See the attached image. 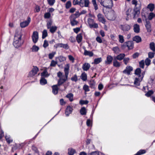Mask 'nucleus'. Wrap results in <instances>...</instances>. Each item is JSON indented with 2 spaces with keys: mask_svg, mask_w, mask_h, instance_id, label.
I'll return each mask as SVG.
<instances>
[{
  "mask_svg": "<svg viewBox=\"0 0 155 155\" xmlns=\"http://www.w3.org/2000/svg\"><path fill=\"white\" fill-rule=\"evenodd\" d=\"M31 21V18L29 17L28 18L27 20L21 22L20 24L21 27L22 28H25L27 26Z\"/></svg>",
  "mask_w": 155,
  "mask_h": 155,
  "instance_id": "1a4fd4ad",
  "label": "nucleus"
},
{
  "mask_svg": "<svg viewBox=\"0 0 155 155\" xmlns=\"http://www.w3.org/2000/svg\"><path fill=\"white\" fill-rule=\"evenodd\" d=\"M78 23V22L75 20L74 19L72 20H71V24L72 26H74L75 25H77Z\"/></svg>",
  "mask_w": 155,
  "mask_h": 155,
  "instance_id": "3c124183",
  "label": "nucleus"
},
{
  "mask_svg": "<svg viewBox=\"0 0 155 155\" xmlns=\"http://www.w3.org/2000/svg\"><path fill=\"white\" fill-rule=\"evenodd\" d=\"M147 8L149 9L151 12H152L153 11L154 8V4L152 3L149 4L147 5Z\"/></svg>",
  "mask_w": 155,
  "mask_h": 155,
  "instance_id": "2f4dec72",
  "label": "nucleus"
},
{
  "mask_svg": "<svg viewBox=\"0 0 155 155\" xmlns=\"http://www.w3.org/2000/svg\"><path fill=\"white\" fill-rule=\"evenodd\" d=\"M75 153V150L72 148H69L68 149V154L69 155H73Z\"/></svg>",
  "mask_w": 155,
  "mask_h": 155,
  "instance_id": "c756f323",
  "label": "nucleus"
},
{
  "mask_svg": "<svg viewBox=\"0 0 155 155\" xmlns=\"http://www.w3.org/2000/svg\"><path fill=\"white\" fill-rule=\"evenodd\" d=\"M88 103V101L87 100H81L80 101L79 103L81 105H83L84 104H87Z\"/></svg>",
  "mask_w": 155,
  "mask_h": 155,
  "instance_id": "6e6d98bb",
  "label": "nucleus"
},
{
  "mask_svg": "<svg viewBox=\"0 0 155 155\" xmlns=\"http://www.w3.org/2000/svg\"><path fill=\"white\" fill-rule=\"evenodd\" d=\"M69 64H67L66 67L64 68V70L65 74V77L64 78H59V79L58 81V83L57 84V85L58 86L61 85L67 80L69 74Z\"/></svg>",
  "mask_w": 155,
  "mask_h": 155,
  "instance_id": "f03ea898",
  "label": "nucleus"
},
{
  "mask_svg": "<svg viewBox=\"0 0 155 155\" xmlns=\"http://www.w3.org/2000/svg\"><path fill=\"white\" fill-rule=\"evenodd\" d=\"M71 80L72 81L76 82L78 80L77 76L76 74L74 75L71 78Z\"/></svg>",
  "mask_w": 155,
  "mask_h": 155,
  "instance_id": "e2e57ef3",
  "label": "nucleus"
},
{
  "mask_svg": "<svg viewBox=\"0 0 155 155\" xmlns=\"http://www.w3.org/2000/svg\"><path fill=\"white\" fill-rule=\"evenodd\" d=\"M94 22V20L91 18H89L88 19V23L90 27H93L94 28H97L98 27V25L97 23H94L93 24H91V23Z\"/></svg>",
  "mask_w": 155,
  "mask_h": 155,
  "instance_id": "ddd939ff",
  "label": "nucleus"
},
{
  "mask_svg": "<svg viewBox=\"0 0 155 155\" xmlns=\"http://www.w3.org/2000/svg\"><path fill=\"white\" fill-rule=\"evenodd\" d=\"M71 5V2L70 1H68L65 4V8L66 9H68Z\"/></svg>",
  "mask_w": 155,
  "mask_h": 155,
  "instance_id": "c03bdc74",
  "label": "nucleus"
},
{
  "mask_svg": "<svg viewBox=\"0 0 155 155\" xmlns=\"http://www.w3.org/2000/svg\"><path fill=\"white\" fill-rule=\"evenodd\" d=\"M141 73V70L139 68H138L136 69L135 71V74L137 75L139 78L141 77L140 73Z\"/></svg>",
  "mask_w": 155,
  "mask_h": 155,
  "instance_id": "cd10ccee",
  "label": "nucleus"
},
{
  "mask_svg": "<svg viewBox=\"0 0 155 155\" xmlns=\"http://www.w3.org/2000/svg\"><path fill=\"white\" fill-rule=\"evenodd\" d=\"M98 20L100 22H101L103 24H105L106 22V20L105 19L103 15L101 13H99L97 15Z\"/></svg>",
  "mask_w": 155,
  "mask_h": 155,
  "instance_id": "9d476101",
  "label": "nucleus"
},
{
  "mask_svg": "<svg viewBox=\"0 0 155 155\" xmlns=\"http://www.w3.org/2000/svg\"><path fill=\"white\" fill-rule=\"evenodd\" d=\"M150 48L153 51L155 54V44L154 42H151L150 44Z\"/></svg>",
  "mask_w": 155,
  "mask_h": 155,
  "instance_id": "72a5a7b5",
  "label": "nucleus"
},
{
  "mask_svg": "<svg viewBox=\"0 0 155 155\" xmlns=\"http://www.w3.org/2000/svg\"><path fill=\"white\" fill-rule=\"evenodd\" d=\"M125 56V54L124 53H120L117 56H114V58H115L117 60L120 61L123 59Z\"/></svg>",
  "mask_w": 155,
  "mask_h": 155,
  "instance_id": "9b49d317",
  "label": "nucleus"
},
{
  "mask_svg": "<svg viewBox=\"0 0 155 155\" xmlns=\"http://www.w3.org/2000/svg\"><path fill=\"white\" fill-rule=\"evenodd\" d=\"M118 37L119 39V41L121 43H123L124 41L123 36L119 35L118 36Z\"/></svg>",
  "mask_w": 155,
  "mask_h": 155,
  "instance_id": "a18cd8bd",
  "label": "nucleus"
},
{
  "mask_svg": "<svg viewBox=\"0 0 155 155\" xmlns=\"http://www.w3.org/2000/svg\"><path fill=\"white\" fill-rule=\"evenodd\" d=\"M48 35L47 31L46 30H44L42 32V38H45Z\"/></svg>",
  "mask_w": 155,
  "mask_h": 155,
  "instance_id": "79ce46f5",
  "label": "nucleus"
},
{
  "mask_svg": "<svg viewBox=\"0 0 155 155\" xmlns=\"http://www.w3.org/2000/svg\"><path fill=\"white\" fill-rule=\"evenodd\" d=\"M73 108L70 106H68L66 108L65 111V114L66 116H68L69 114L71 113L72 111Z\"/></svg>",
  "mask_w": 155,
  "mask_h": 155,
  "instance_id": "dca6fc26",
  "label": "nucleus"
},
{
  "mask_svg": "<svg viewBox=\"0 0 155 155\" xmlns=\"http://www.w3.org/2000/svg\"><path fill=\"white\" fill-rule=\"evenodd\" d=\"M32 38L33 41L34 43L37 42L38 39V34L37 31H35L33 32Z\"/></svg>",
  "mask_w": 155,
  "mask_h": 155,
  "instance_id": "0eeeda50",
  "label": "nucleus"
},
{
  "mask_svg": "<svg viewBox=\"0 0 155 155\" xmlns=\"http://www.w3.org/2000/svg\"><path fill=\"white\" fill-rule=\"evenodd\" d=\"M122 46H127L129 49H131L134 47V43L132 41H128L124 43Z\"/></svg>",
  "mask_w": 155,
  "mask_h": 155,
  "instance_id": "6e6552de",
  "label": "nucleus"
},
{
  "mask_svg": "<svg viewBox=\"0 0 155 155\" xmlns=\"http://www.w3.org/2000/svg\"><path fill=\"white\" fill-rule=\"evenodd\" d=\"M132 9L131 8H129L126 11V14L127 16L130 15V14L132 11Z\"/></svg>",
  "mask_w": 155,
  "mask_h": 155,
  "instance_id": "0e129e2a",
  "label": "nucleus"
},
{
  "mask_svg": "<svg viewBox=\"0 0 155 155\" xmlns=\"http://www.w3.org/2000/svg\"><path fill=\"white\" fill-rule=\"evenodd\" d=\"M80 113L82 115H85L86 114V109L84 107H82L80 110Z\"/></svg>",
  "mask_w": 155,
  "mask_h": 155,
  "instance_id": "bb28decb",
  "label": "nucleus"
},
{
  "mask_svg": "<svg viewBox=\"0 0 155 155\" xmlns=\"http://www.w3.org/2000/svg\"><path fill=\"white\" fill-rule=\"evenodd\" d=\"M40 83L41 84L44 85L47 84V81L46 79L44 78H41L40 80Z\"/></svg>",
  "mask_w": 155,
  "mask_h": 155,
  "instance_id": "a19ab883",
  "label": "nucleus"
},
{
  "mask_svg": "<svg viewBox=\"0 0 155 155\" xmlns=\"http://www.w3.org/2000/svg\"><path fill=\"white\" fill-rule=\"evenodd\" d=\"M141 4L139 5L138 7H134V12L132 13L134 15V18L138 16V15L140 13V9Z\"/></svg>",
  "mask_w": 155,
  "mask_h": 155,
  "instance_id": "39448f33",
  "label": "nucleus"
},
{
  "mask_svg": "<svg viewBox=\"0 0 155 155\" xmlns=\"http://www.w3.org/2000/svg\"><path fill=\"white\" fill-rule=\"evenodd\" d=\"M101 5L107 8H111L113 6L112 0H99Z\"/></svg>",
  "mask_w": 155,
  "mask_h": 155,
  "instance_id": "7ed1b4c3",
  "label": "nucleus"
},
{
  "mask_svg": "<svg viewBox=\"0 0 155 155\" xmlns=\"http://www.w3.org/2000/svg\"><path fill=\"white\" fill-rule=\"evenodd\" d=\"M85 55H88L90 57H92L93 55V53L91 51H87L85 50L84 54Z\"/></svg>",
  "mask_w": 155,
  "mask_h": 155,
  "instance_id": "a878e982",
  "label": "nucleus"
},
{
  "mask_svg": "<svg viewBox=\"0 0 155 155\" xmlns=\"http://www.w3.org/2000/svg\"><path fill=\"white\" fill-rule=\"evenodd\" d=\"M133 41H135L137 43H139L141 41V38L139 36H136L133 38Z\"/></svg>",
  "mask_w": 155,
  "mask_h": 155,
  "instance_id": "b1692460",
  "label": "nucleus"
},
{
  "mask_svg": "<svg viewBox=\"0 0 155 155\" xmlns=\"http://www.w3.org/2000/svg\"><path fill=\"white\" fill-rule=\"evenodd\" d=\"M22 36L21 31H16L14 36V41L13 43V45L16 48L20 47L22 44L21 40Z\"/></svg>",
  "mask_w": 155,
  "mask_h": 155,
  "instance_id": "f257e3e1",
  "label": "nucleus"
},
{
  "mask_svg": "<svg viewBox=\"0 0 155 155\" xmlns=\"http://www.w3.org/2000/svg\"><path fill=\"white\" fill-rule=\"evenodd\" d=\"M102 61L101 58H95L94 60V63L95 64H97L101 62Z\"/></svg>",
  "mask_w": 155,
  "mask_h": 155,
  "instance_id": "c9c22d12",
  "label": "nucleus"
},
{
  "mask_svg": "<svg viewBox=\"0 0 155 155\" xmlns=\"http://www.w3.org/2000/svg\"><path fill=\"white\" fill-rule=\"evenodd\" d=\"M58 86L57 84L54 85L52 86V92L54 94H56L58 93Z\"/></svg>",
  "mask_w": 155,
  "mask_h": 155,
  "instance_id": "412c9836",
  "label": "nucleus"
},
{
  "mask_svg": "<svg viewBox=\"0 0 155 155\" xmlns=\"http://www.w3.org/2000/svg\"><path fill=\"white\" fill-rule=\"evenodd\" d=\"M143 77L141 78H136L134 81V84L137 86H139L140 85V82L142 81Z\"/></svg>",
  "mask_w": 155,
  "mask_h": 155,
  "instance_id": "6ab92c4d",
  "label": "nucleus"
},
{
  "mask_svg": "<svg viewBox=\"0 0 155 155\" xmlns=\"http://www.w3.org/2000/svg\"><path fill=\"white\" fill-rule=\"evenodd\" d=\"M106 17L108 20L114 21L116 18V15L115 12L111 10L107 13Z\"/></svg>",
  "mask_w": 155,
  "mask_h": 155,
  "instance_id": "20e7f679",
  "label": "nucleus"
},
{
  "mask_svg": "<svg viewBox=\"0 0 155 155\" xmlns=\"http://www.w3.org/2000/svg\"><path fill=\"white\" fill-rule=\"evenodd\" d=\"M112 50L114 51V53L116 54H118L120 51V48L117 46L114 47L112 48Z\"/></svg>",
  "mask_w": 155,
  "mask_h": 155,
  "instance_id": "393cba45",
  "label": "nucleus"
},
{
  "mask_svg": "<svg viewBox=\"0 0 155 155\" xmlns=\"http://www.w3.org/2000/svg\"><path fill=\"white\" fill-rule=\"evenodd\" d=\"M48 3L51 6L53 5L55 2V0H47Z\"/></svg>",
  "mask_w": 155,
  "mask_h": 155,
  "instance_id": "bf43d9fd",
  "label": "nucleus"
},
{
  "mask_svg": "<svg viewBox=\"0 0 155 155\" xmlns=\"http://www.w3.org/2000/svg\"><path fill=\"white\" fill-rule=\"evenodd\" d=\"M113 65L114 67H119L120 66V63L115 58H114Z\"/></svg>",
  "mask_w": 155,
  "mask_h": 155,
  "instance_id": "5701e85b",
  "label": "nucleus"
},
{
  "mask_svg": "<svg viewBox=\"0 0 155 155\" xmlns=\"http://www.w3.org/2000/svg\"><path fill=\"white\" fill-rule=\"evenodd\" d=\"M123 60L124 64L126 65H127L130 59L129 58H124Z\"/></svg>",
  "mask_w": 155,
  "mask_h": 155,
  "instance_id": "4d7b16f0",
  "label": "nucleus"
},
{
  "mask_svg": "<svg viewBox=\"0 0 155 155\" xmlns=\"http://www.w3.org/2000/svg\"><path fill=\"white\" fill-rule=\"evenodd\" d=\"M82 39V37L81 34H79L76 37V40L78 43L81 42Z\"/></svg>",
  "mask_w": 155,
  "mask_h": 155,
  "instance_id": "c85d7f7f",
  "label": "nucleus"
},
{
  "mask_svg": "<svg viewBox=\"0 0 155 155\" xmlns=\"http://www.w3.org/2000/svg\"><path fill=\"white\" fill-rule=\"evenodd\" d=\"M155 17V14L153 12H151L149 14L148 18L149 20H151L153 18Z\"/></svg>",
  "mask_w": 155,
  "mask_h": 155,
  "instance_id": "ea45409f",
  "label": "nucleus"
},
{
  "mask_svg": "<svg viewBox=\"0 0 155 155\" xmlns=\"http://www.w3.org/2000/svg\"><path fill=\"white\" fill-rule=\"evenodd\" d=\"M82 0H73V4L74 5H78L80 6V4L82 3L81 1Z\"/></svg>",
  "mask_w": 155,
  "mask_h": 155,
  "instance_id": "473e14b6",
  "label": "nucleus"
},
{
  "mask_svg": "<svg viewBox=\"0 0 155 155\" xmlns=\"http://www.w3.org/2000/svg\"><path fill=\"white\" fill-rule=\"evenodd\" d=\"M58 58L60 62L64 61L66 60L65 58L62 56L59 57Z\"/></svg>",
  "mask_w": 155,
  "mask_h": 155,
  "instance_id": "13d9d810",
  "label": "nucleus"
},
{
  "mask_svg": "<svg viewBox=\"0 0 155 155\" xmlns=\"http://www.w3.org/2000/svg\"><path fill=\"white\" fill-rule=\"evenodd\" d=\"M113 60V57L110 55H108L107 57L106 60L105 61V63L107 64H111Z\"/></svg>",
  "mask_w": 155,
  "mask_h": 155,
  "instance_id": "4468645a",
  "label": "nucleus"
},
{
  "mask_svg": "<svg viewBox=\"0 0 155 155\" xmlns=\"http://www.w3.org/2000/svg\"><path fill=\"white\" fill-rule=\"evenodd\" d=\"M132 4L135 5L134 7H138L139 4H137V0H132ZM140 4H139L140 5Z\"/></svg>",
  "mask_w": 155,
  "mask_h": 155,
  "instance_id": "680f3d73",
  "label": "nucleus"
},
{
  "mask_svg": "<svg viewBox=\"0 0 155 155\" xmlns=\"http://www.w3.org/2000/svg\"><path fill=\"white\" fill-rule=\"evenodd\" d=\"M84 4L83 2H82L80 4V6L83 7L84 6L85 7H88L90 3V2L89 0H84Z\"/></svg>",
  "mask_w": 155,
  "mask_h": 155,
  "instance_id": "4be33fe9",
  "label": "nucleus"
},
{
  "mask_svg": "<svg viewBox=\"0 0 155 155\" xmlns=\"http://www.w3.org/2000/svg\"><path fill=\"white\" fill-rule=\"evenodd\" d=\"M5 138L8 144L10 143H11L13 141V140H12L11 139H10V137H9L8 136H5Z\"/></svg>",
  "mask_w": 155,
  "mask_h": 155,
  "instance_id": "603ef678",
  "label": "nucleus"
},
{
  "mask_svg": "<svg viewBox=\"0 0 155 155\" xmlns=\"http://www.w3.org/2000/svg\"><path fill=\"white\" fill-rule=\"evenodd\" d=\"M141 15L142 19L143 21H148L146 16L145 15V14L144 12H142Z\"/></svg>",
  "mask_w": 155,
  "mask_h": 155,
  "instance_id": "8fccbe9b",
  "label": "nucleus"
},
{
  "mask_svg": "<svg viewBox=\"0 0 155 155\" xmlns=\"http://www.w3.org/2000/svg\"><path fill=\"white\" fill-rule=\"evenodd\" d=\"M90 87L92 88H94L95 85V82L94 81H90L89 82Z\"/></svg>",
  "mask_w": 155,
  "mask_h": 155,
  "instance_id": "49530a36",
  "label": "nucleus"
},
{
  "mask_svg": "<svg viewBox=\"0 0 155 155\" xmlns=\"http://www.w3.org/2000/svg\"><path fill=\"white\" fill-rule=\"evenodd\" d=\"M52 20L51 19L47 21V27L48 29H49L52 26L51 25L52 24Z\"/></svg>",
  "mask_w": 155,
  "mask_h": 155,
  "instance_id": "4c0bfd02",
  "label": "nucleus"
},
{
  "mask_svg": "<svg viewBox=\"0 0 155 155\" xmlns=\"http://www.w3.org/2000/svg\"><path fill=\"white\" fill-rule=\"evenodd\" d=\"M83 89L85 92L90 91L89 86L86 84H85L84 85Z\"/></svg>",
  "mask_w": 155,
  "mask_h": 155,
  "instance_id": "09e8293b",
  "label": "nucleus"
},
{
  "mask_svg": "<svg viewBox=\"0 0 155 155\" xmlns=\"http://www.w3.org/2000/svg\"><path fill=\"white\" fill-rule=\"evenodd\" d=\"M57 27L56 26H52L50 29V32L52 33H54L57 30Z\"/></svg>",
  "mask_w": 155,
  "mask_h": 155,
  "instance_id": "f704fd0d",
  "label": "nucleus"
},
{
  "mask_svg": "<svg viewBox=\"0 0 155 155\" xmlns=\"http://www.w3.org/2000/svg\"><path fill=\"white\" fill-rule=\"evenodd\" d=\"M146 22L145 27L147 31L148 32H150L151 31V28L150 22L149 21H147Z\"/></svg>",
  "mask_w": 155,
  "mask_h": 155,
  "instance_id": "a211bd4d",
  "label": "nucleus"
},
{
  "mask_svg": "<svg viewBox=\"0 0 155 155\" xmlns=\"http://www.w3.org/2000/svg\"><path fill=\"white\" fill-rule=\"evenodd\" d=\"M153 93V92L152 90H150L147 92L146 94L145 95L148 97H150Z\"/></svg>",
  "mask_w": 155,
  "mask_h": 155,
  "instance_id": "864d4df0",
  "label": "nucleus"
},
{
  "mask_svg": "<svg viewBox=\"0 0 155 155\" xmlns=\"http://www.w3.org/2000/svg\"><path fill=\"white\" fill-rule=\"evenodd\" d=\"M150 60L148 58H147L145 60V63L146 65H149L150 64Z\"/></svg>",
  "mask_w": 155,
  "mask_h": 155,
  "instance_id": "774afa93",
  "label": "nucleus"
},
{
  "mask_svg": "<svg viewBox=\"0 0 155 155\" xmlns=\"http://www.w3.org/2000/svg\"><path fill=\"white\" fill-rule=\"evenodd\" d=\"M81 78L83 81H86L87 80L86 74L85 73H82L81 76Z\"/></svg>",
  "mask_w": 155,
  "mask_h": 155,
  "instance_id": "e433bc0d",
  "label": "nucleus"
},
{
  "mask_svg": "<svg viewBox=\"0 0 155 155\" xmlns=\"http://www.w3.org/2000/svg\"><path fill=\"white\" fill-rule=\"evenodd\" d=\"M121 30L124 32L128 31L130 28V26L127 24L121 25Z\"/></svg>",
  "mask_w": 155,
  "mask_h": 155,
  "instance_id": "f8f14e48",
  "label": "nucleus"
},
{
  "mask_svg": "<svg viewBox=\"0 0 155 155\" xmlns=\"http://www.w3.org/2000/svg\"><path fill=\"white\" fill-rule=\"evenodd\" d=\"M39 49V48L36 46L34 45L32 48V51H35L37 52V51Z\"/></svg>",
  "mask_w": 155,
  "mask_h": 155,
  "instance_id": "5fc2aeb1",
  "label": "nucleus"
},
{
  "mask_svg": "<svg viewBox=\"0 0 155 155\" xmlns=\"http://www.w3.org/2000/svg\"><path fill=\"white\" fill-rule=\"evenodd\" d=\"M56 48L60 47L63 48L65 49H68L69 47L67 44H63L62 43H58L56 45Z\"/></svg>",
  "mask_w": 155,
  "mask_h": 155,
  "instance_id": "2eb2a0df",
  "label": "nucleus"
},
{
  "mask_svg": "<svg viewBox=\"0 0 155 155\" xmlns=\"http://www.w3.org/2000/svg\"><path fill=\"white\" fill-rule=\"evenodd\" d=\"M66 97L69 99L70 101H72L73 100V95L72 93L68 94L66 96Z\"/></svg>",
  "mask_w": 155,
  "mask_h": 155,
  "instance_id": "7c9ffc66",
  "label": "nucleus"
},
{
  "mask_svg": "<svg viewBox=\"0 0 155 155\" xmlns=\"http://www.w3.org/2000/svg\"><path fill=\"white\" fill-rule=\"evenodd\" d=\"M140 67L142 68H143L144 65V62L143 60L139 62Z\"/></svg>",
  "mask_w": 155,
  "mask_h": 155,
  "instance_id": "69168bd1",
  "label": "nucleus"
},
{
  "mask_svg": "<svg viewBox=\"0 0 155 155\" xmlns=\"http://www.w3.org/2000/svg\"><path fill=\"white\" fill-rule=\"evenodd\" d=\"M51 14L49 12H47L44 14V17L45 18H49L51 17Z\"/></svg>",
  "mask_w": 155,
  "mask_h": 155,
  "instance_id": "052dcab7",
  "label": "nucleus"
},
{
  "mask_svg": "<svg viewBox=\"0 0 155 155\" xmlns=\"http://www.w3.org/2000/svg\"><path fill=\"white\" fill-rule=\"evenodd\" d=\"M38 71V68L36 66L34 67L32 70L29 72L28 77H33L37 74Z\"/></svg>",
  "mask_w": 155,
  "mask_h": 155,
  "instance_id": "423d86ee",
  "label": "nucleus"
},
{
  "mask_svg": "<svg viewBox=\"0 0 155 155\" xmlns=\"http://www.w3.org/2000/svg\"><path fill=\"white\" fill-rule=\"evenodd\" d=\"M90 66V65L89 63H85L83 65L82 68L84 71H87L89 69Z\"/></svg>",
  "mask_w": 155,
  "mask_h": 155,
  "instance_id": "aec40b11",
  "label": "nucleus"
},
{
  "mask_svg": "<svg viewBox=\"0 0 155 155\" xmlns=\"http://www.w3.org/2000/svg\"><path fill=\"white\" fill-rule=\"evenodd\" d=\"M92 3L94 5L95 10H97L98 8V7L97 4L96 0H92Z\"/></svg>",
  "mask_w": 155,
  "mask_h": 155,
  "instance_id": "58836bf2",
  "label": "nucleus"
},
{
  "mask_svg": "<svg viewBox=\"0 0 155 155\" xmlns=\"http://www.w3.org/2000/svg\"><path fill=\"white\" fill-rule=\"evenodd\" d=\"M41 76H45V77H48L49 76V74H48L47 70H45L41 74Z\"/></svg>",
  "mask_w": 155,
  "mask_h": 155,
  "instance_id": "37998d69",
  "label": "nucleus"
},
{
  "mask_svg": "<svg viewBox=\"0 0 155 155\" xmlns=\"http://www.w3.org/2000/svg\"><path fill=\"white\" fill-rule=\"evenodd\" d=\"M146 151L144 150H141L138 151L137 153L134 155H140L142 154L145 153Z\"/></svg>",
  "mask_w": 155,
  "mask_h": 155,
  "instance_id": "de8ad7c7",
  "label": "nucleus"
},
{
  "mask_svg": "<svg viewBox=\"0 0 155 155\" xmlns=\"http://www.w3.org/2000/svg\"><path fill=\"white\" fill-rule=\"evenodd\" d=\"M55 53H56L55 52H53L50 53L48 55L49 58L51 59H52L54 57Z\"/></svg>",
  "mask_w": 155,
  "mask_h": 155,
  "instance_id": "338daca9",
  "label": "nucleus"
},
{
  "mask_svg": "<svg viewBox=\"0 0 155 155\" xmlns=\"http://www.w3.org/2000/svg\"><path fill=\"white\" fill-rule=\"evenodd\" d=\"M133 30L134 32L137 33H139L140 31V26L137 24H134L133 26Z\"/></svg>",
  "mask_w": 155,
  "mask_h": 155,
  "instance_id": "f3484780",
  "label": "nucleus"
}]
</instances>
